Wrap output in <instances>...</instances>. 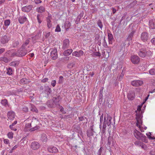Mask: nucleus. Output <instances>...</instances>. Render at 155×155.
Here are the masks:
<instances>
[{"instance_id":"obj_1","label":"nucleus","mask_w":155,"mask_h":155,"mask_svg":"<svg viewBox=\"0 0 155 155\" xmlns=\"http://www.w3.org/2000/svg\"><path fill=\"white\" fill-rule=\"evenodd\" d=\"M139 46H138V49L137 50V52L138 55L141 58H144L146 57V54H147V48L146 47L143 45H139Z\"/></svg>"},{"instance_id":"obj_2","label":"nucleus","mask_w":155,"mask_h":155,"mask_svg":"<svg viewBox=\"0 0 155 155\" xmlns=\"http://www.w3.org/2000/svg\"><path fill=\"white\" fill-rule=\"evenodd\" d=\"M134 135L137 139L141 140L143 142H147L146 137L143 134L137 130L134 131Z\"/></svg>"},{"instance_id":"obj_3","label":"nucleus","mask_w":155,"mask_h":155,"mask_svg":"<svg viewBox=\"0 0 155 155\" xmlns=\"http://www.w3.org/2000/svg\"><path fill=\"white\" fill-rule=\"evenodd\" d=\"M136 31V28L135 26H132L131 31L130 34L129 35L126 40V41H129V42L128 43V45H129L130 43L131 42L132 39Z\"/></svg>"},{"instance_id":"obj_4","label":"nucleus","mask_w":155,"mask_h":155,"mask_svg":"<svg viewBox=\"0 0 155 155\" xmlns=\"http://www.w3.org/2000/svg\"><path fill=\"white\" fill-rule=\"evenodd\" d=\"M28 51L26 49L21 47L17 51V56L21 57L25 55L27 53Z\"/></svg>"},{"instance_id":"obj_5","label":"nucleus","mask_w":155,"mask_h":155,"mask_svg":"<svg viewBox=\"0 0 155 155\" xmlns=\"http://www.w3.org/2000/svg\"><path fill=\"white\" fill-rule=\"evenodd\" d=\"M34 124V122L32 121L31 123H28L27 124H26L25 125V128H31L29 129V131H33L36 130L40 128V127L39 126H35L32 127V125H33Z\"/></svg>"},{"instance_id":"obj_6","label":"nucleus","mask_w":155,"mask_h":155,"mask_svg":"<svg viewBox=\"0 0 155 155\" xmlns=\"http://www.w3.org/2000/svg\"><path fill=\"white\" fill-rule=\"evenodd\" d=\"M50 56L53 60H55L58 58L57 50L54 48L51 49Z\"/></svg>"},{"instance_id":"obj_7","label":"nucleus","mask_w":155,"mask_h":155,"mask_svg":"<svg viewBox=\"0 0 155 155\" xmlns=\"http://www.w3.org/2000/svg\"><path fill=\"white\" fill-rule=\"evenodd\" d=\"M130 60L131 62L134 64H138L140 61L139 57L136 55H133L131 56Z\"/></svg>"},{"instance_id":"obj_8","label":"nucleus","mask_w":155,"mask_h":155,"mask_svg":"<svg viewBox=\"0 0 155 155\" xmlns=\"http://www.w3.org/2000/svg\"><path fill=\"white\" fill-rule=\"evenodd\" d=\"M40 147V143L36 141H34L31 144V147L33 150H36L39 149Z\"/></svg>"},{"instance_id":"obj_9","label":"nucleus","mask_w":155,"mask_h":155,"mask_svg":"<svg viewBox=\"0 0 155 155\" xmlns=\"http://www.w3.org/2000/svg\"><path fill=\"white\" fill-rule=\"evenodd\" d=\"M70 44V41L68 39H64L63 42L62 48L64 50L68 48L69 47Z\"/></svg>"},{"instance_id":"obj_10","label":"nucleus","mask_w":155,"mask_h":155,"mask_svg":"<svg viewBox=\"0 0 155 155\" xmlns=\"http://www.w3.org/2000/svg\"><path fill=\"white\" fill-rule=\"evenodd\" d=\"M112 117L109 116H108L107 117V118L105 117H104V124L103 126H106L107 125L108 126L110 125L111 123V120Z\"/></svg>"},{"instance_id":"obj_11","label":"nucleus","mask_w":155,"mask_h":155,"mask_svg":"<svg viewBox=\"0 0 155 155\" xmlns=\"http://www.w3.org/2000/svg\"><path fill=\"white\" fill-rule=\"evenodd\" d=\"M10 40L9 36L4 35L1 37L0 40L1 43L2 44H5L7 43Z\"/></svg>"},{"instance_id":"obj_12","label":"nucleus","mask_w":155,"mask_h":155,"mask_svg":"<svg viewBox=\"0 0 155 155\" xmlns=\"http://www.w3.org/2000/svg\"><path fill=\"white\" fill-rule=\"evenodd\" d=\"M149 37L148 34L147 32H143L141 34L140 38L142 41L145 42L149 38Z\"/></svg>"},{"instance_id":"obj_13","label":"nucleus","mask_w":155,"mask_h":155,"mask_svg":"<svg viewBox=\"0 0 155 155\" xmlns=\"http://www.w3.org/2000/svg\"><path fill=\"white\" fill-rule=\"evenodd\" d=\"M143 83V81L141 80H134L131 82V84L132 86L135 87L141 86Z\"/></svg>"},{"instance_id":"obj_14","label":"nucleus","mask_w":155,"mask_h":155,"mask_svg":"<svg viewBox=\"0 0 155 155\" xmlns=\"http://www.w3.org/2000/svg\"><path fill=\"white\" fill-rule=\"evenodd\" d=\"M33 8V6L32 5H29L23 7L21 10L23 12H30Z\"/></svg>"},{"instance_id":"obj_15","label":"nucleus","mask_w":155,"mask_h":155,"mask_svg":"<svg viewBox=\"0 0 155 155\" xmlns=\"http://www.w3.org/2000/svg\"><path fill=\"white\" fill-rule=\"evenodd\" d=\"M48 151L50 153H56L58 152V149L55 147L51 146L48 148Z\"/></svg>"},{"instance_id":"obj_16","label":"nucleus","mask_w":155,"mask_h":155,"mask_svg":"<svg viewBox=\"0 0 155 155\" xmlns=\"http://www.w3.org/2000/svg\"><path fill=\"white\" fill-rule=\"evenodd\" d=\"M135 97V92L132 91H129L127 95L128 99L130 100H133L134 99Z\"/></svg>"},{"instance_id":"obj_17","label":"nucleus","mask_w":155,"mask_h":155,"mask_svg":"<svg viewBox=\"0 0 155 155\" xmlns=\"http://www.w3.org/2000/svg\"><path fill=\"white\" fill-rule=\"evenodd\" d=\"M8 118L11 120H12L15 118V113L13 111H10L8 112Z\"/></svg>"},{"instance_id":"obj_18","label":"nucleus","mask_w":155,"mask_h":155,"mask_svg":"<svg viewBox=\"0 0 155 155\" xmlns=\"http://www.w3.org/2000/svg\"><path fill=\"white\" fill-rule=\"evenodd\" d=\"M149 27L151 29H155V19L150 20L149 22Z\"/></svg>"},{"instance_id":"obj_19","label":"nucleus","mask_w":155,"mask_h":155,"mask_svg":"<svg viewBox=\"0 0 155 155\" xmlns=\"http://www.w3.org/2000/svg\"><path fill=\"white\" fill-rule=\"evenodd\" d=\"M27 20L26 17L24 16H20L18 18V22L21 24H23Z\"/></svg>"},{"instance_id":"obj_20","label":"nucleus","mask_w":155,"mask_h":155,"mask_svg":"<svg viewBox=\"0 0 155 155\" xmlns=\"http://www.w3.org/2000/svg\"><path fill=\"white\" fill-rule=\"evenodd\" d=\"M137 122L136 123V126L139 127L140 128V131L142 132H143L144 131V130L142 129H141V126L140 125V124H142V121L141 120V119H136Z\"/></svg>"},{"instance_id":"obj_21","label":"nucleus","mask_w":155,"mask_h":155,"mask_svg":"<svg viewBox=\"0 0 155 155\" xmlns=\"http://www.w3.org/2000/svg\"><path fill=\"white\" fill-rule=\"evenodd\" d=\"M108 37L109 44H111L112 43V41L114 39V38L112 34L110 31L108 32Z\"/></svg>"},{"instance_id":"obj_22","label":"nucleus","mask_w":155,"mask_h":155,"mask_svg":"<svg viewBox=\"0 0 155 155\" xmlns=\"http://www.w3.org/2000/svg\"><path fill=\"white\" fill-rule=\"evenodd\" d=\"M42 92L45 93H47L48 96L49 94H50L52 92V90L48 86L45 87V90H44Z\"/></svg>"},{"instance_id":"obj_23","label":"nucleus","mask_w":155,"mask_h":155,"mask_svg":"<svg viewBox=\"0 0 155 155\" xmlns=\"http://www.w3.org/2000/svg\"><path fill=\"white\" fill-rule=\"evenodd\" d=\"M73 50L71 49H69L65 50L63 52V54L64 56H68L70 55L72 52Z\"/></svg>"},{"instance_id":"obj_24","label":"nucleus","mask_w":155,"mask_h":155,"mask_svg":"<svg viewBox=\"0 0 155 155\" xmlns=\"http://www.w3.org/2000/svg\"><path fill=\"white\" fill-rule=\"evenodd\" d=\"M36 10L38 12L41 13L45 12V9L43 6H41L39 8H37Z\"/></svg>"},{"instance_id":"obj_25","label":"nucleus","mask_w":155,"mask_h":155,"mask_svg":"<svg viewBox=\"0 0 155 155\" xmlns=\"http://www.w3.org/2000/svg\"><path fill=\"white\" fill-rule=\"evenodd\" d=\"M17 123V121H15L12 124L9 126V128L12 130L16 131L17 130V129L15 128V125Z\"/></svg>"},{"instance_id":"obj_26","label":"nucleus","mask_w":155,"mask_h":155,"mask_svg":"<svg viewBox=\"0 0 155 155\" xmlns=\"http://www.w3.org/2000/svg\"><path fill=\"white\" fill-rule=\"evenodd\" d=\"M19 62L18 61H13L10 63V65L14 67H16L19 64Z\"/></svg>"},{"instance_id":"obj_27","label":"nucleus","mask_w":155,"mask_h":155,"mask_svg":"<svg viewBox=\"0 0 155 155\" xmlns=\"http://www.w3.org/2000/svg\"><path fill=\"white\" fill-rule=\"evenodd\" d=\"M0 61H4L5 63H8L10 61V60L6 57H3L0 58Z\"/></svg>"},{"instance_id":"obj_28","label":"nucleus","mask_w":155,"mask_h":155,"mask_svg":"<svg viewBox=\"0 0 155 155\" xmlns=\"http://www.w3.org/2000/svg\"><path fill=\"white\" fill-rule=\"evenodd\" d=\"M71 26V23L69 21H66L64 24V27L66 31H68Z\"/></svg>"},{"instance_id":"obj_29","label":"nucleus","mask_w":155,"mask_h":155,"mask_svg":"<svg viewBox=\"0 0 155 155\" xmlns=\"http://www.w3.org/2000/svg\"><path fill=\"white\" fill-rule=\"evenodd\" d=\"M41 140L43 142H46L47 140V136L45 134H42Z\"/></svg>"},{"instance_id":"obj_30","label":"nucleus","mask_w":155,"mask_h":155,"mask_svg":"<svg viewBox=\"0 0 155 155\" xmlns=\"http://www.w3.org/2000/svg\"><path fill=\"white\" fill-rule=\"evenodd\" d=\"M28 82L27 79L25 78H23L20 80V83L22 84H27Z\"/></svg>"},{"instance_id":"obj_31","label":"nucleus","mask_w":155,"mask_h":155,"mask_svg":"<svg viewBox=\"0 0 155 155\" xmlns=\"http://www.w3.org/2000/svg\"><path fill=\"white\" fill-rule=\"evenodd\" d=\"M31 110L33 112H34L35 113H38V110L36 107L33 105H31Z\"/></svg>"},{"instance_id":"obj_32","label":"nucleus","mask_w":155,"mask_h":155,"mask_svg":"<svg viewBox=\"0 0 155 155\" xmlns=\"http://www.w3.org/2000/svg\"><path fill=\"white\" fill-rule=\"evenodd\" d=\"M19 44V41L18 40H15L13 43L12 47L13 48H17Z\"/></svg>"},{"instance_id":"obj_33","label":"nucleus","mask_w":155,"mask_h":155,"mask_svg":"<svg viewBox=\"0 0 155 155\" xmlns=\"http://www.w3.org/2000/svg\"><path fill=\"white\" fill-rule=\"evenodd\" d=\"M153 54V51L150 50L147 51V54H146V56L148 57H151Z\"/></svg>"},{"instance_id":"obj_34","label":"nucleus","mask_w":155,"mask_h":155,"mask_svg":"<svg viewBox=\"0 0 155 155\" xmlns=\"http://www.w3.org/2000/svg\"><path fill=\"white\" fill-rule=\"evenodd\" d=\"M142 113H138L137 111H136V119H142V117H143V116L142 115Z\"/></svg>"},{"instance_id":"obj_35","label":"nucleus","mask_w":155,"mask_h":155,"mask_svg":"<svg viewBox=\"0 0 155 155\" xmlns=\"http://www.w3.org/2000/svg\"><path fill=\"white\" fill-rule=\"evenodd\" d=\"M4 25L6 26H8L11 23L10 20L9 19H6L4 21Z\"/></svg>"},{"instance_id":"obj_36","label":"nucleus","mask_w":155,"mask_h":155,"mask_svg":"<svg viewBox=\"0 0 155 155\" xmlns=\"http://www.w3.org/2000/svg\"><path fill=\"white\" fill-rule=\"evenodd\" d=\"M97 23L98 26L100 27L101 29L102 30L103 28V25L101 20H99L97 21Z\"/></svg>"},{"instance_id":"obj_37","label":"nucleus","mask_w":155,"mask_h":155,"mask_svg":"<svg viewBox=\"0 0 155 155\" xmlns=\"http://www.w3.org/2000/svg\"><path fill=\"white\" fill-rule=\"evenodd\" d=\"M92 131V130H87V134L88 137H89L93 135L94 134Z\"/></svg>"},{"instance_id":"obj_38","label":"nucleus","mask_w":155,"mask_h":155,"mask_svg":"<svg viewBox=\"0 0 155 155\" xmlns=\"http://www.w3.org/2000/svg\"><path fill=\"white\" fill-rule=\"evenodd\" d=\"M107 49L106 50V52L107 54V55H105V58H108L109 57V54L111 52V49L108 46L107 47Z\"/></svg>"},{"instance_id":"obj_39","label":"nucleus","mask_w":155,"mask_h":155,"mask_svg":"<svg viewBox=\"0 0 155 155\" xmlns=\"http://www.w3.org/2000/svg\"><path fill=\"white\" fill-rule=\"evenodd\" d=\"M7 71L6 74L9 75H11L12 74L13 71L12 69L11 68H9L7 69Z\"/></svg>"},{"instance_id":"obj_40","label":"nucleus","mask_w":155,"mask_h":155,"mask_svg":"<svg viewBox=\"0 0 155 155\" xmlns=\"http://www.w3.org/2000/svg\"><path fill=\"white\" fill-rule=\"evenodd\" d=\"M92 55L94 57H95L96 56L100 57L101 56V54L99 52H94L92 54Z\"/></svg>"},{"instance_id":"obj_41","label":"nucleus","mask_w":155,"mask_h":155,"mask_svg":"<svg viewBox=\"0 0 155 155\" xmlns=\"http://www.w3.org/2000/svg\"><path fill=\"white\" fill-rule=\"evenodd\" d=\"M29 40H26L25 42L22 45L21 47L25 49H26L25 47L29 44Z\"/></svg>"},{"instance_id":"obj_42","label":"nucleus","mask_w":155,"mask_h":155,"mask_svg":"<svg viewBox=\"0 0 155 155\" xmlns=\"http://www.w3.org/2000/svg\"><path fill=\"white\" fill-rule=\"evenodd\" d=\"M149 74L151 75H155V68L152 69H150L149 71Z\"/></svg>"},{"instance_id":"obj_43","label":"nucleus","mask_w":155,"mask_h":155,"mask_svg":"<svg viewBox=\"0 0 155 155\" xmlns=\"http://www.w3.org/2000/svg\"><path fill=\"white\" fill-rule=\"evenodd\" d=\"M1 103L4 106H6L8 104L7 100L6 99L2 100L1 101Z\"/></svg>"},{"instance_id":"obj_44","label":"nucleus","mask_w":155,"mask_h":155,"mask_svg":"<svg viewBox=\"0 0 155 155\" xmlns=\"http://www.w3.org/2000/svg\"><path fill=\"white\" fill-rule=\"evenodd\" d=\"M81 128L79 126H75L74 127L73 130L75 132H77V133L80 130Z\"/></svg>"},{"instance_id":"obj_45","label":"nucleus","mask_w":155,"mask_h":155,"mask_svg":"<svg viewBox=\"0 0 155 155\" xmlns=\"http://www.w3.org/2000/svg\"><path fill=\"white\" fill-rule=\"evenodd\" d=\"M53 101L54 104L56 105H59V101H58V100H56L55 99H54V98H53L52 101Z\"/></svg>"},{"instance_id":"obj_46","label":"nucleus","mask_w":155,"mask_h":155,"mask_svg":"<svg viewBox=\"0 0 155 155\" xmlns=\"http://www.w3.org/2000/svg\"><path fill=\"white\" fill-rule=\"evenodd\" d=\"M48 27L50 28L52 27V24L51 21H46Z\"/></svg>"},{"instance_id":"obj_47","label":"nucleus","mask_w":155,"mask_h":155,"mask_svg":"<svg viewBox=\"0 0 155 155\" xmlns=\"http://www.w3.org/2000/svg\"><path fill=\"white\" fill-rule=\"evenodd\" d=\"M103 148L102 147H101L100 149L98 150L97 152V155H101L103 152Z\"/></svg>"},{"instance_id":"obj_48","label":"nucleus","mask_w":155,"mask_h":155,"mask_svg":"<svg viewBox=\"0 0 155 155\" xmlns=\"http://www.w3.org/2000/svg\"><path fill=\"white\" fill-rule=\"evenodd\" d=\"M52 19V15L49 13L48 14L47 17L46 18V21H51Z\"/></svg>"},{"instance_id":"obj_49","label":"nucleus","mask_w":155,"mask_h":155,"mask_svg":"<svg viewBox=\"0 0 155 155\" xmlns=\"http://www.w3.org/2000/svg\"><path fill=\"white\" fill-rule=\"evenodd\" d=\"M40 14H38L37 16V19L38 21V22L39 24H40L41 23L42 21L40 18Z\"/></svg>"},{"instance_id":"obj_50","label":"nucleus","mask_w":155,"mask_h":155,"mask_svg":"<svg viewBox=\"0 0 155 155\" xmlns=\"http://www.w3.org/2000/svg\"><path fill=\"white\" fill-rule=\"evenodd\" d=\"M64 80V78L62 76H60L58 80V83L59 84H62Z\"/></svg>"},{"instance_id":"obj_51","label":"nucleus","mask_w":155,"mask_h":155,"mask_svg":"<svg viewBox=\"0 0 155 155\" xmlns=\"http://www.w3.org/2000/svg\"><path fill=\"white\" fill-rule=\"evenodd\" d=\"M13 133L12 132H9L7 136L10 139H12L13 138Z\"/></svg>"},{"instance_id":"obj_52","label":"nucleus","mask_w":155,"mask_h":155,"mask_svg":"<svg viewBox=\"0 0 155 155\" xmlns=\"http://www.w3.org/2000/svg\"><path fill=\"white\" fill-rule=\"evenodd\" d=\"M72 55L73 56L77 57H79V56L78 54V51H75L74 52H73L72 53Z\"/></svg>"},{"instance_id":"obj_53","label":"nucleus","mask_w":155,"mask_h":155,"mask_svg":"<svg viewBox=\"0 0 155 155\" xmlns=\"http://www.w3.org/2000/svg\"><path fill=\"white\" fill-rule=\"evenodd\" d=\"M61 31V28L59 25H57L56 29H55V32H60Z\"/></svg>"},{"instance_id":"obj_54","label":"nucleus","mask_w":155,"mask_h":155,"mask_svg":"<svg viewBox=\"0 0 155 155\" xmlns=\"http://www.w3.org/2000/svg\"><path fill=\"white\" fill-rule=\"evenodd\" d=\"M141 106H138L137 110L135 111L136 113V111H137L138 113H142V112L141 111Z\"/></svg>"},{"instance_id":"obj_55","label":"nucleus","mask_w":155,"mask_h":155,"mask_svg":"<svg viewBox=\"0 0 155 155\" xmlns=\"http://www.w3.org/2000/svg\"><path fill=\"white\" fill-rule=\"evenodd\" d=\"M141 144H142V142L139 141H136L134 142V144L136 146H140Z\"/></svg>"},{"instance_id":"obj_56","label":"nucleus","mask_w":155,"mask_h":155,"mask_svg":"<svg viewBox=\"0 0 155 155\" xmlns=\"http://www.w3.org/2000/svg\"><path fill=\"white\" fill-rule=\"evenodd\" d=\"M53 98H54V99H55L56 100H58V101H60L61 99V97L60 96V95H57V97H53Z\"/></svg>"},{"instance_id":"obj_57","label":"nucleus","mask_w":155,"mask_h":155,"mask_svg":"<svg viewBox=\"0 0 155 155\" xmlns=\"http://www.w3.org/2000/svg\"><path fill=\"white\" fill-rule=\"evenodd\" d=\"M103 46H104V47L105 48H107V47L108 46L107 45V42H106V41L105 40V38H104V42H103Z\"/></svg>"},{"instance_id":"obj_58","label":"nucleus","mask_w":155,"mask_h":155,"mask_svg":"<svg viewBox=\"0 0 155 155\" xmlns=\"http://www.w3.org/2000/svg\"><path fill=\"white\" fill-rule=\"evenodd\" d=\"M56 83V80H54L51 81V84L53 87H54V86H55Z\"/></svg>"},{"instance_id":"obj_59","label":"nucleus","mask_w":155,"mask_h":155,"mask_svg":"<svg viewBox=\"0 0 155 155\" xmlns=\"http://www.w3.org/2000/svg\"><path fill=\"white\" fill-rule=\"evenodd\" d=\"M87 119H87L86 117H84L81 116L80 117H78V119L79 120V121H82L84 120V119Z\"/></svg>"},{"instance_id":"obj_60","label":"nucleus","mask_w":155,"mask_h":155,"mask_svg":"<svg viewBox=\"0 0 155 155\" xmlns=\"http://www.w3.org/2000/svg\"><path fill=\"white\" fill-rule=\"evenodd\" d=\"M22 110L25 112H27L28 111V108L26 106H24L22 109Z\"/></svg>"},{"instance_id":"obj_61","label":"nucleus","mask_w":155,"mask_h":155,"mask_svg":"<svg viewBox=\"0 0 155 155\" xmlns=\"http://www.w3.org/2000/svg\"><path fill=\"white\" fill-rule=\"evenodd\" d=\"M34 2L36 4H39L42 2L40 0H34Z\"/></svg>"},{"instance_id":"obj_62","label":"nucleus","mask_w":155,"mask_h":155,"mask_svg":"<svg viewBox=\"0 0 155 155\" xmlns=\"http://www.w3.org/2000/svg\"><path fill=\"white\" fill-rule=\"evenodd\" d=\"M78 54L79 55V57H81V56L83 55L84 54V52L82 50H80L79 51H78Z\"/></svg>"},{"instance_id":"obj_63","label":"nucleus","mask_w":155,"mask_h":155,"mask_svg":"<svg viewBox=\"0 0 155 155\" xmlns=\"http://www.w3.org/2000/svg\"><path fill=\"white\" fill-rule=\"evenodd\" d=\"M17 52L16 53V52H13L12 53H11V55L10 56V57H13L16 56H17Z\"/></svg>"},{"instance_id":"obj_64","label":"nucleus","mask_w":155,"mask_h":155,"mask_svg":"<svg viewBox=\"0 0 155 155\" xmlns=\"http://www.w3.org/2000/svg\"><path fill=\"white\" fill-rule=\"evenodd\" d=\"M151 41L153 45H155V38H152L151 40Z\"/></svg>"}]
</instances>
